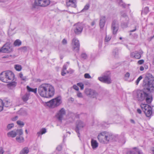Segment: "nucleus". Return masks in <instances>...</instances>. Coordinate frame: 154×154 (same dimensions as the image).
Listing matches in <instances>:
<instances>
[{"label": "nucleus", "instance_id": "1", "mask_svg": "<svg viewBox=\"0 0 154 154\" xmlns=\"http://www.w3.org/2000/svg\"><path fill=\"white\" fill-rule=\"evenodd\" d=\"M38 91L40 96L45 98L52 97L55 94L54 86L49 83H43L38 87Z\"/></svg>", "mask_w": 154, "mask_h": 154}, {"label": "nucleus", "instance_id": "2", "mask_svg": "<svg viewBox=\"0 0 154 154\" xmlns=\"http://www.w3.org/2000/svg\"><path fill=\"white\" fill-rule=\"evenodd\" d=\"M132 95L135 100L139 101L146 100L148 104L151 103L152 100V96L143 90H135L132 92Z\"/></svg>", "mask_w": 154, "mask_h": 154}, {"label": "nucleus", "instance_id": "3", "mask_svg": "<svg viewBox=\"0 0 154 154\" xmlns=\"http://www.w3.org/2000/svg\"><path fill=\"white\" fill-rule=\"evenodd\" d=\"M142 86L150 92L154 91V77L150 74L147 75L144 79Z\"/></svg>", "mask_w": 154, "mask_h": 154}, {"label": "nucleus", "instance_id": "4", "mask_svg": "<svg viewBox=\"0 0 154 154\" xmlns=\"http://www.w3.org/2000/svg\"><path fill=\"white\" fill-rule=\"evenodd\" d=\"M115 137V136L111 133L103 131L98 134L97 139L100 143L107 144L112 140H115L114 139Z\"/></svg>", "mask_w": 154, "mask_h": 154}, {"label": "nucleus", "instance_id": "5", "mask_svg": "<svg viewBox=\"0 0 154 154\" xmlns=\"http://www.w3.org/2000/svg\"><path fill=\"white\" fill-rule=\"evenodd\" d=\"M62 102L61 97L58 96L47 102L46 104L49 107L54 108L60 106Z\"/></svg>", "mask_w": 154, "mask_h": 154}, {"label": "nucleus", "instance_id": "6", "mask_svg": "<svg viewBox=\"0 0 154 154\" xmlns=\"http://www.w3.org/2000/svg\"><path fill=\"white\" fill-rule=\"evenodd\" d=\"M50 3L49 0H35L32 4V7L36 8L37 6L45 7L48 6Z\"/></svg>", "mask_w": 154, "mask_h": 154}, {"label": "nucleus", "instance_id": "7", "mask_svg": "<svg viewBox=\"0 0 154 154\" xmlns=\"http://www.w3.org/2000/svg\"><path fill=\"white\" fill-rule=\"evenodd\" d=\"M140 106L147 117H150L152 114V108L150 106L145 104H141Z\"/></svg>", "mask_w": 154, "mask_h": 154}, {"label": "nucleus", "instance_id": "8", "mask_svg": "<svg viewBox=\"0 0 154 154\" xmlns=\"http://www.w3.org/2000/svg\"><path fill=\"white\" fill-rule=\"evenodd\" d=\"M110 74L109 72L105 73L102 76L98 77V79L102 82L107 84H110L111 82V80Z\"/></svg>", "mask_w": 154, "mask_h": 154}, {"label": "nucleus", "instance_id": "9", "mask_svg": "<svg viewBox=\"0 0 154 154\" xmlns=\"http://www.w3.org/2000/svg\"><path fill=\"white\" fill-rule=\"evenodd\" d=\"M85 126L84 122L80 120L77 121L76 123L75 131L78 134V137H80L79 130H82Z\"/></svg>", "mask_w": 154, "mask_h": 154}, {"label": "nucleus", "instance_id": "10", "mask_svg": "<svg viewBox=\"0 0 154 154\" xmlns=\"http://www.w3.org/2000/svg\"><path fill=\"white\" fill-rule=\"evenodd\" d=\"M85 92L87 96L91 98H97L98 95V94L94 90L90 89H86Z\"/></svg>", "mask_w": 154, "mask_h": 154}, {"label": "nucleus", "instance_id": "11", "mask_svg": "<svg viewBox=\"0 0 154 154\" xmlns=\"http://www.w3.org/2000/svg\"><path fill=\"white\" fill-rule=\"evenodd\" d=\"M83 29V25L82 23H78L74 25V32L76 34H79L81 33Z\"/></svg>", "mask_w": 154, "mask_h": 154}, {"label": "nucleus", "instance_id": "12", "mask_svg": "<svg viewBox=\"0 0 154 154\" xmlns=\"http://www.w3.org/2000/svg\"><path fill=\"white\" fill-rule=\"evenodd\" d=\"M143 53V52L141 50H140L139 51H136L131 52L130 53V56L131 58L136 59H139L141 57V55Z\"/></svg>", "mask_w": 154, "mask_h": 154}, {"label": "nucleus", "instance_id": "13", "mask_svg": "<svg viewBox=\"0 0 154 154\" xmlns=\"http://www.w3.org/2000/svg\"><path fill=\"white\" fill-rule=\"evenodd\" d=\"M12 47L9 43L5 44L0 49V52L2 53L9 52L12 51Z\"/></svg>", "mask_w": 154, "mask_h": 154}, {"label": "nucleus", "instance_id": "14", "mask_svg": "<svg viewBox=\"0 0 154 154\" xmlns=\"http://www.w3.org/2000/svg\"><path fill=\"white\" fill-rule=\"evenodd\" d=\"M80 44L79 40L74 38L72 41V47L73 50L78 51L79 49Z\"/></svg>", "mask_w": 154, "mask_h": 154}, {"label": "nucleus", "instance_id": "15", "mask_svg": "<svg viewBox=\"0 0 154 154\" xmlns=\"http://www.w3.org/2000/svg\"><path fill=\"white\" fill-rule=\"evenodd\" d=\"M65 114V109L63 108H61L59 111L58 112L57 114L56 117L59 121H61Z\"/></svg>", "mask_w": 154, "mask_h": 154}, {"label": "nucleus", "instance_id": "16", "mask_svg": "<svg viewBox=\"0 0 154 154\" xmlns=\"http://www.w3.org/2000/svg\"><path fill=\"white\" fill-rule=\"evenodd\" d=\"M5 75L7 77L8 82L10 81L14 80V73L11 71H7L5 72Z\"/></svg>", "mask_w": 154, "mask_h": 154}, {"label": "nucleus", "instance_id": "17", "mask_svg": "<svg viewBox=\"0 0 154 154\" xmlns=\"http://www.w3.org/2000/svg\"><path fill=\"white\" fill-rule=\"evenodd\" d=\"M121 15L122 17L126 20V21L122 24V26L123 28H126L128 26L129 20L128 17L126 14L124 12L122 13Z\"/></svg>", "mask_w": 154, "mask_h": 154}, {"label": "nucleus", "instance_id": "18", "mask_svg": "<svg viewBox=\"0 0 154 154\" xmlns=\"http://www.w3.org/2000/svg\"><path fill=\"white\" fill-rule=\"evenodd\" d=\"M111 28L113 34H116L119 29V25L117 21L114 20L112 22Z\"/></svg>", "mask_w": 154, "mask_h": 154}, {"label": "nucleus", "instance_id": "19", "mask_svg": "<svg viewBox=\"0 0 154 154\" xmlns=\"http://www.w3.org/2000/svg\"><path fill=\"white\" fill-rule=\"evenodd\" d=\"M126 154H144L143 152L140 150H139L136 148L134 147L132 149L128 151Z\"/></svg>", "mask_w": 154, "mask_h": 154}, {"label": "nucleus", "instance_id": "20", "mask_svg": "<svg viewBox=\"0 0 154 154\" xmlns=\"http://www.w3.org/2000/svg\"><path fill=\"white\" fill-rule=\"evenodd\" d=\"M76 0H67L66 4L68 7L71 6L75 8L76 7Z\"/></svg>", "mask_w": 154, "mask_h": 154}, {"label": "nucleus", "instance_id": "21", "mask_svg": "<svg viewBox=\"0 0 154 154\" xmlns=\"http://www.w3.org/2000/svg\"><path fill=\"white\" fill-rule=\"evenodd\" d=\"M91 145L93 150L96 149L98 147L99 143L97 141L93 139H92L91 141Z\"/></svg>", "mask_w": 154, "mask_h": 154}, {"label": "nucleus", "instance_id": "22", "mask_svg": "<svg viewBox=\"0 0 154 154\" xmlns=\"http://www.w3.org/2000/svg\"><path fill=\"white\" fill-rule=\"evenodd\" d=\"M69 64V62H67L66 64H65L63 66L61 72V75L63 76L65 75L67 73H69L68 71L66 70L67 66Z\"/></svg>", "mask_w": 154, "mask_h": 154}, {"label": "nucleus", "instance_id": "23", "mask_svg": "<svg viewBox=\"0 0 154 154\" xmlns=\"http://www.w3.org/2000/svg\"><path fill=\"white\" fill-rule=\"evenodd\" d=\"M5 72H2L0 74V79L2 82H8V79L5 75Z\"/></svg>", "mask_w": 154, "mask_h": 154}, {"label": "nucleus", "instance_id": "24", "mask_svg": "<svg viewBox=\"0 0 154 154\" xmlns=\"http://www.w3.org/2000/svg\"><path fill=\"white\" fill-rule=\"evenodd\" d=\"M106 22L105 17H102L100 20V26L101 28H103L105 25Z\"/></svg>", "mask_w": 154, "mask_h": 154}, {"label": "nucleus", "instance_id": "25", "mask_svg": "<svg viewBox=\"0 0 154 154\" xmlns=\"http://www.w3.org/2000/svg\"><path fill=\"white\" fill-rule=\"evenodd\" d=\"M130 74L128 72H127L124 75V79L125 81H127L128 82H131L133 81L134 79H130Z\"/></svg>", "mask_w": 154, "mask_h": 154}, {"label": "nucleus", "instance_id": "26", "mask_svg": "<svg viewBox=\"0 0 154 154\" xmlns=\"http://www.w3.org/2000/svg\"><path fill=\"white\" fill-rule=\"evenodd\" d=\"M17 135V133L16 131H11L7 134V135L8 137H15Z\"/></svg>", "mask_w": 154, "mask_h": 154}, {"label": "nucleus", "instance_id": "27", "mask_svg": "<svg viewBox=\"0 0 154 154\" xmlns=\"http://www.w3.org/2000/svg\"><path fill=\"white\" fill-rule=\"evenodd\" d=\"M29 151L28 147H26L23 148L20 152V154H28Z\"/></svg>", "mask_w": 154, "mask_h": 154}, {"label": "nucleus", "instance_id": "28", "mask_svg": "<svg viewBox=\"0 0 154 154\" xmlns=\"http://www.w3.org/2000/svg\"><path fill=\"white\" fill-rule=\"evenodd\" d=\"M47 132L46 129L45 128H42L37 133L38 137H39L40 135L45 134Z\"/></svg>", "mask_w": 154, "mask_h": 154}, {"label": "nucleus", "instance_id": "29", "mask_svg": "<svg viewBox=\"0 0 154 154\" xmlns=\"http://www.w3.org/2000/svg\"><path fill=\"white\" fill-rule=\"evenodd\" d=\"M16 139V141L19 143H23L24 141V137L21 136H17Z\"/></svg>", "mask_w": 154, "mask_h": 154}, {"label": "nucleus", "instance_id": "30", "mask_svg": "<svg viewBox=\"0 0 154 154\" xmlns=\"http://www.w3.org/2000/svg\"><path fill=\"white\" fill-rule=\"evenodd\" d=\"M3 104L4 106L6 107L11 106L12 105V102L10 100H5Z\"/></svg>", "mask_w": 154, "mask_h": 154}, {"label": "nucleus", "instance_id": "31", "mask_svg": "<svg viewBox=\"0 0 154 154\" xmlns=\"http://www.w3.org/2000/svg\"><path fill=\"white\" fill-rule=\"evenodd\" d=\"M28 91L29 92H32L34 93L35 94L36 93L37 91V88H35V89H33L30 88L29 86H27L26 87Z\"/></svg>", "mask_w": 154, "mask_h": 154}, {"label": "nucleus", "instance_id": "32", "mask_svg": "<svg viewBox=\"0 0 154 154\" xmlns=\"http://www.w3.org/2000/svg\"><path fill=\"white\" fill-rule=\"evenodd\" d=\"M29 94L28 93H26L22 97V99L24 101H27L29 99Z\"/></svg>", "mask_w": 154, "mask_h": 154}, {"label": "nucleus", "instance_id": "33", "mask_svg": "<svg viewBox=\"0 0 154 154\" xmlns=\"http://www.w3.org/2000/svg\"><path fill=\"white\" fill-rule=\"evenodd\" d=\"M112 55L115 57H117L119 55V50L116 48L113 50L112 51Z\"/></svg>", "mask_w": 154, "mask_h": 154}, {"label": "nucleus", "instance_id": "34", "mask_svg": "<svg viewBox=\"0 0 154 154\" xmlns=\"http://www.w3.org/2000/svg\"><path fill=\"white\" fill-rule=\"evenodd\" d=\"M21 44V41L19 39L16 40L14 43V45L15 46H19Z\"/></svg>", "mask_w": 154, "mask_h": 154}, {"label": "nucleus", "instance_id": "35", "mask_svg": "<svg viewBox=\"0 0 154 154\" xmlns=\"http://www.w3.org/2000/svg\"><path fill=\"white\" fill-rule=\"evenodd\" d=\"M19 76L22 80L26 81L27 80L26 77L23 76L22 73H20L19 74Z\"/></svg>", "mask_w": 154, "mask_h": 154}, {"label": "nucleus", "instance_id": "36", "mask_svg": "<svg viewBox=\"0 0 154 154\" xmlns=\"http://www.w3.org/2000/svg\"><path fill=\"white\" fill-rule=\"evenodd\" d=\"M17 133L19 135L18 136H20L22 135L23 134V131L22 129H17L16 130Z\"/></svg>", "mask_w": 154, "mask_h": 154}, {"label": "nucleus", "instance_id": "37", "mask_svg": "<svg viewBox=\"0 0 154 154\" xmlns=\"http://www.w3.org/2000/svg\"><path fill=\"white\" fill-rule=\"evenodd\" d=\"M117 2L122 7L125 8V4L123 3L122 0H118Z\"/></svg>", "mask_w": 154, "mask_h": 154}, {"label": "nucleus", "instance_id": "38", "mask_svg": "<svg viewBox=\"0 0 154 154\" xmlns=\"http://www.w3.org/2000/svg\"><path fill=\"white\" fill-rule=\"evenodd\" d=\"M15 68L17 70L20 71L22 69V67L20 65H16L15 66Z\"/></svg>", "mask_w": 154, "mask_h": 154}, {"label": "nucleus", "instance_id": "39", "mask_svg": "<svg viewBox=\"0 0 154 154\" xmlns=\"http://www.w3.org/2000/svg\"><path fill=\"white\" fill-rule=\"evenodd\" d=\"M4 104L2 100L0 99V112L2 111L3 109Z\"/></svg>", "mask_w": 154, "mask_h": 154}, {"label": "nucleus", "instance_id": "40", "mask_svg": "<svg viewBox=\"0 0 154 154\" xmlns=\"http://www.w3.org/2000/svg\"><path fill=\"white\" fill-rule=\"evenodd\" d=\"M149 12V8L148 7H145L142 12V13L146 14Z\"/></svg>", "mask_w": 154, "mask_h": 154}, {"label": "nucleus", "instance_id": "41", "mask_svg": "<svg viewBox=\"0 0 154 154\" xmlns=\"http://www.w3.org/2000/svg\"><path fill=\"white\" fill-rule=\"evenodd\" d=\"M19 113L21 115H25L26 114V112L25 110L21 109L19 112Z\"/></svg>", "mask_w": 154, "mask_h": 154}, {"label": "nucleus", "instance_id": "42", "mask_svg": "<svg viewBox=\"0 0 154 154\" xmlns=\"http://www.w3.org/2000/svg\"><path fill=\"white\" fill-rule=\"evenodd\" d=\"M142 78L143 77L141 75L138 78L135 82V83L136 85H137L138 84L139 82L142 79Z\"/></svg>", "mask_w": 154, "mask_h": 154}, {"label": "nucleus", "instance_id": "43", "mask_svg": "<svg viewBox=\"0 0 154 154\" xmlns=\"http://www.w3.org/2000/svg\"><path fill=\"white\" fill-rule=\"evenodd\" d=\"M89 7L90 5L89 4H87L85 6L84 8L82 11H85L87 10L89 8Z\"/></svg>", "mask_w": 154, "mask_h": 154}, {"label": "nucleus", "instance_id": "44", "mask_svg": "<svg viewBox=\"0 0 154 154\" xmlns=\"http://www.w3.org/2000/svg\"><path fill=\"white\" fill-rule=\"evenodd\" d=\"M17 123L18 125L21 127L23 126L24 125V123L23 122L20 121H17Z\"/></svg>", "mask_w": 154, "mask_h": 154}, {"label": "nucleus", "instance_id": "45", "mask_svg": "<svg viewBox=\"0 0 154 154\" xmlns=\"http://www.w3.org/2000/svg\"><path fill=\"white\" fill-rule=\"evenodd\" d=\"M14 127V124L13 123L9 124L7 126L8 130H9Z\"/></svg>", "mask_w": 154, "mask_h": 154}, {"label": "nucleus", "instance_id": "46", "mask_svg": "<svg viewBox=\"0 0 154 154\" xmlns=\"http://www.w3.org/2000/svg\"><path fill=\"white\" fill-rule=\"evenodd\" d=\"M77 85L80 87L81 90H83L84 89V85L82 83L80 82L77 83Z\"/></svg>", "mask_w": 154, "mask_h": 154}, {"label": "nucleus", "instance_id": "47", "mask_svg": "<svg viewBox=\"0 0 154 154\" xmlns=\"http://www.w3.org/2000/svg\"><path fill=\"white\" fill-rule=\"evenodd\" d=\"M9 85L10 86L15 87L16 85V83L14 82H10L9 84Z\"/></svg>", "mask_w": 154, "mask_h": 154}, {"label": "nucleus", "instance_id": "48", "mask_svg": "<svg viewBox=\"0 0 154 154\" xmlns=\"http://www.w3.org/2000/svg\"><path fill=\"white\" fill-rule=\"evenodd\" d=\"M81 57L84 59H85L87 58V55L85 53H82L81 55Z\"/></svg>", "mask_w": 154, "mask_h": 154}, {"label": "nucleus", "instance_id": "49", "mask_svg": "<svg viewBox=\"0 0 154 154\" xmlns=\"http://www.w3.org/2000/svg\"><path fill=\"white\" fill-rule=\"evenodd\" d=\"M111 38V36L106 35L105 38V41L107 42L109 41Z\"/></svg>", "mask_w": 154, "mask_h": 154}, {"label": "nucleus", "instance_id": "50", "mask_svg": "<svg viewBox=\"0 0 154 154\" xmlns=\"http://www.w3.org/2000/svg\"><path fill=\"white\" fill-rule=\"evenodd\" d=\"M77 95V97L79 98H82L83 97L82 93L79 91H78Z\"/></svg>", "mask_w": 154, "mask_h": 154}, {"label": "nucleus", "instance_id": "51", "mask_svg": "<svg viewBox=\"0 0 154 154\" xmlns=\"http://www.w3.org/2000/svg\"><path fill=\"white\" fill-rule=\"evenodd\" d=\"M84 77L86 79H90L91 78V76L88 73H85L84 75Z\"/></svg>", "mask_w": 154, "mask_h": 154}, {"label": "nucleus", "instance_id": "52", "mask_svg": "<svg viewBox=\"0 0 154 154\" xmlns=\"http://www.w3.org/2000/svg\"><path fill=\"white\" fill-rule=\"evenodd\" d=\"M144 60H139L137 62V64L139 65H141L143 64L144 63Z\"/></svg>", "mask_w": 154, "mask_h": 154}, {"label": "nucleus", "instance_id": "53", "mask_svg": "<svg viewBox=\"0 0 154 154\" xmlns=\"http://www.w3.org/2000/svg\"><path fill=\"white\" fill-rule=\"evenodd\" d=\"M73 88L75 90L78 91L79 90V88L77 86L74 85L73 86Z\"/></svg>", "mask_w": 154, "mask_h": 154}, {"label": "nucleus", "instance_id": "54", "mask_svg": "<svg viewBox=\"0 0 154 154\" xmlns=\"http://www.w3.org/2000/svg\"><path fill=\"white\" fill-rule=\"evenodd\" d=\"M62 43L64 45H66L67 43L66 40L65 38L63 39L62 41Z\"/></svg>", "mask_w": 154, "mask_h": 154}, {"label": "nucleus", "instance_id": "55", "mask_svg": "<svg viewBox=\"0 0 154 154\" xmlns=\"http://www.w3.org/2000/svg\"><path fill=\"white\" fill-rule=\"evenodd\" d=\"M62 149V146L61 145H59L57 148V149L59 151L61 150Z\"/></svg>", "mask_w": 154, "mask_h": 154}, {"label": "nucleus", "instance_id": "56", "mask_svg": "<svg viewBox=\"0 0 154 154\" xmlns=\"http://www.w3.org/2000/svg\"><path fill=\"white\" fill-rule=\"evenodd\" d=\"M21 49L24 51H26L27 50V47L26 46H24L22 47Z\"/></svg>", "mask_w": 154, "mask_h": 154}, {"label": "nucleus", "instance_id": "57", "mask_svg": "<svg viewBox=\"0 0 154 154\" xmlns=\"http://www.w3.org/2000/svg\"><path fill=\"white\" fill-rule=\"evenodd\" d=\"M137 112L139 114H141V111L140 109H137Z\"/></svg>", "mask_w": 154, "mask_h": 154}, {"label": "nucleus", "instance_id": "58", "mask_svg": "<svg viewBox=\"0 0 154 154\" xmlns=\"http://www.w3.org/2000/svg\"><path fill=\"white\" fill-rule=\"evenodd\" d=\"M140 69L141 71H143L144 69V68L143 66H141L140 67Z\"/></svg>", "mask_w": 154, "mask_h": 154}, {"label": "nucleus", "instance_id": "59", "mask_svg": "<svg viewBox=\"0 0 154 154\" xmlns=\"http://www.w3.org/2000/svg\"><path fill=\"white\" fill-rule=\"evenodd\" d=\"M95 24V21H93L91 23V25L92 26H94Z\"/></svg>", "mask_w": 154, "mask_h": 154}, {"label": "nucleus", "instance_id": "60", "mask_svg": "<svg viewBox=\"0 0 154 154\" xmlns=\"http://www.w3.org/2000/svg\"><path fill=\"white\" fill-rule=\"evenodd\" d=\"M4 152V151L2 149L0 150V154H3Z\"/></svg>", "mask_w": 154, "mask_h": 154}, {"label": "nucleus", "instance_id": "61", "mask_svg": "<svg viewBox=\"0 0 154 154\" xmlns=\"http://www.w3.org/2000/svg\"><path fill=\"white\" fill-rule=\"evenodd\" d=\"M136 30V29H134L133 30H131L130 31V32H134V31H135Z\"/></svg>", "mask_w": 154, "mask_h": 154}, {"label": "nucleus", "instance_id": "62", "mask_svg": "<svg viewBox=\"0 0 154 154\" xmlns=\"http://www.w3.org/2000/svg\"><path fill=\"white\" fill-rule=\"evenodd\" d=\"M131 122H132V123H135V122H134V120H131Z\"/></svg>", "mask_w": 154, "mask_h": 154}, {"label": "nucleus", "instance_id": "63", "mask_svg": "<svg viewBox=\"0 0 154 154\" xmlns=\"http://www.w3.org/2000/svg\"><path fill=\"white\" fill-rule=\"evenodd\" d=\"M152 151L154 154V148H153L152 149Z\"/></svg>", "mask_w": 154, "mask_h": 154}, {"label": "nucleus", "instance_id": "64", "mask_svg": "<svg viewBox=\"0 0 154 154\" xmlns=\"http://www.w3.org/2000/svg\"><path fill=\"white\" fill-rule=\"evenodd\" d=\"M152 63L153 64H154V58H153V59Z\"/></svg>", "mask_w": 154, "mask_h": 154}]
</instances>
